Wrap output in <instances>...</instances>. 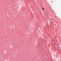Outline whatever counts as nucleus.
<instances>
[{
	"label": "nucleus",
	"mask_w": 61,
	"mask_h": 61,
	"mask_svg": "<svg viewBox=\"0 0 61 61\" xmlns=\"http://www.w3.org/2000/svg\"><path fill=\"white\" fill-rule=\"evenodd\" d=\"M54 45V46H55V45Z\"/></svg>",
	"instance_id": "nucleus-2"
},
{
	"label": "nucleus",
	"mask_w": 61,
	"mask_h": 61,
	"mask_svg": "<svg viewBox=\"0 0 61 61\" xmlns=\"http://www.w3.org/2000/svg\"><path fill=\"white\" fill-rule=\"evenodd\" d=\"M43 10H44V8H43Z\"/></svg>",
	"instance_id": "nucleus-1"
}]
</instances>
